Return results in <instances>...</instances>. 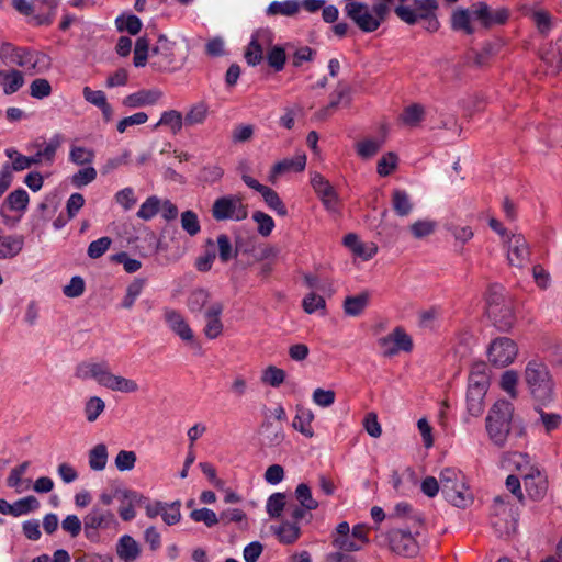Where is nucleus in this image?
<instances>
[{
  "label": "nucleus",
  "instance_id": "obj_1",
  "mask_svg": "<svg viewBox=\"0 0 562 562\" xmlns=\"http://www.w3.org/2000/svg\"><path fill=\"white\" fill-rule=\"evenodd\" d=\"M390 12L394 11L396 16L408 25L424 23L428 32H436L440 23L437 18V0H386Z\"/></svg>",
  "mask_w": 562,
  "mask_h": 562
},
{
  "label": "nucleus",
  "instance_id": "obj_2",
  "mask_svg": "<svg viewBox=\"0 0 562 562\" xmlns=\"http://www.w3.org/2000/svg\"><path fill=\"white\" fill-rule=\"evenodd\" d=\"M345 13L362 32H374L390 13L386 0H376L372 8L357 0H345Z\"/></svg>",
  "mask_w": 562,
  "mask_h": 562
},
{
  "label": "nucleus",
  "instance_id": "obj_3",
  "mask_svg": "<svg viewBox=\"0 0 562 562\" xmlns=\"http://www.w3.org/2000/svg\"><path fill=\"white\" fill-rule=\"evenodd\" d=\"M514 420V406L506 400L496 401L485 418L487 436L493 445L504 448L508 441Z\"/></svg>",
  "mask_w": 562,
  "mask_h": 562
},
{
  "label": "nucleus",
  "instance_id": "obj_4",
  "mask_svg": "<svg viewBox=\"0 0 562 562\" xmlns=\"http://www.w3.org/2000/svg\"><path fill=\"white\" fill-rule=\"evenodd\" d=\"M439 481L443 497L453 506L465 508L473 503V494L460 470L454 468L442 469L439 474Z\"/></svg>",
  "mask_w": 562,
  "mask_h": 562
},
{
  "label": "nucleus",
  "instance_id": "obj_5",
  "mask_svg": "<svg viewBox=\"0 0 562 562\" xmlns=\"http://www.w3.org/2000/svg\"><path fill=\"white\" fill-rule=\"evenodd\" d=\"M525 381L536 401L546 403L552 398L553 383L543 363L530 361L525 370Z\"/></svg>",
  "mask_w": 562,
  "mask_h": 562
},
{
  "label": "nucleus",
  "instance_id": "obj_6",
  "mask_svg": "<svg viewBox=\"0 0 562 562\" xmlns=\"http://www.w3.org/2000/svg\"><path fill=\"white\" fill-rule=\"evenodd\" d=\"M212 216L216 221H243L248 216L247 205L239 195H224L216 199L212 206Z\"/></svg>",
  "mask_w": 562,
  "mask_h": 562
},
{
  "label": "nucleus",
  "instance_id": "obj_7",
  "mask_svg": "<svg viewBox=\"0 0 562 562\" xmlns=\"http://www.w3.org/2000/svg\"><path fill=\"white\" fill-rule=\"evenodd\" d=\"M473 20L481 26L490 29L504 24L509 18V11L506 8H491L486 2L479 1L472 4Z\"/></svg>",
  "mask_w": 562,
  "mask_h": 562
},
{
  "label": "nucleus",
  "instance_id": "obj_8",
  "mask_svg": "<svg viewBox=\"0 0 562 562\" xmlns=\"http://www.w3.org/2000/svg\"><path fill=\"white\" fill-rule=\"evenodd\" d=\"M518 352L517 345L507 337H498L494 339L488 348V360L497 367H506L510 364Z\"/></svg>",
  "mask_w": 562,
  "mask_h": 562
},
{
  "label": "nucleus",
  "instance_id": "obj_9",
  "mask_svg": "<svg viewBox=\"0 0 562 562\" xmlns=\"http://www.w3.org/2000/svg\"><path fill=\"white\" fill-rule=\"evenodd\" d=\"M378 345L385 357H392L400 351H411L413 348L411 337L402 327H396L389 335L381 337Z\"/></svg>",
  "mask_w": 562,
  "mask_h": 562
},
{
  "label": "nucleus",
  "instance_id": "obj_10",
  "mask_svg": "<svg viewBox=\"0 0 562 562\" xmlns=\"http://www.w3.org/2000/svg\"><path fill=\"white\" fill-rule=\"evenodd\" d=\"M414 530L393 529L387 533L389 547L396 554L414 557L418 552V543L414 538Z\"/></svg>",
  "mask_w": 562,
  "mask_h": 562
},
{
  "label": "nucleus",
  "instance_id": "obj_11",
  "mask_svg": "<svg viewBox=\"0 0 562 562\" xmlns=\"http://www.w3.org/2000/svg\"><path fill=\"white\" fill-rule=\"evenodd\" d=\"M272 44V33L269 30L257 31L245 52V59L250 66L258 65L263 58L266 47Z\"/></svg>",
  "mask_w": 562,
  "mask_h": 562
},
{
  "label": "nucleus",
  "instance_id": "obj_12",
  "mask_svg": "<svg viewBox=\"0 0 562 562\" xmlns=\"http://www.w3.org/2000/svg\"><path fill=\"white\" fill-rule=\"evenodd\" d=\"M224 311V304L220 301L211 303L204 311V328L203 333L209 339H216L220 337L224 329V324L221 319Z\"/></svg>",
  "mask_w": 562,
  "mask_h": 562
},
{
  "label": "nucleus",
  "instance_id": "obj_13",
  "mask_svg": "<svg viewBox=\"0 0 562 562\" xmlns=\"http://www.w3.org/2000/svg\"><path fill=\"white\" fill-rule=\"evenodd\" d=\"M243 181L245 184L257 192H259L267 205L276 211L279 215L285 216L288 214L286 207L282 200L279 198L278 193L271 188L259 183L255 178L249 175L243 173Z\"/></svg>",
  "mask_w": 562,
  "mask_h": 562
},
{
  "label": "nucleus",
  "instance_id": "obj_14",
  "mask_svg": "<svg viewBox=\"0 0 562 562\" xmlns=\"http://www.w3.org/2000/svg\"><path fill=\"white\" fill-rule=\"evenodd\" d=\"M530 257L529 245L522 235H512L507 240V259L510 266L522 268Z\"/></svg>",
  "mask_w": 562,
  "mask_h": 562
},
{
  "label": "nucleus",
  "instance_id": "obj_15",
  "mask_svg": "<svg viewBox=\"0 0 562 562\" xmlns=\"http://www.w3.org/2000/svg\"><path fill=\"white\" fill-rule=\"evenodd\" d=\"M110 369L105 361L92 362L85 361L79 363L75 370V376L80 380H95L100 385L105 387V382L110 375Z\"/></svg>",
  "mask_w": 562,
  "mask_h": 562
},
{
  "label": "nucleus",
  "instance_id": "obj_16",
  "mask_svg": "<svg viewBox=\"0 0 562 562\" xmlns=\"http://www.w3.org/2000/svg\"><path fill=\"white\" fill-rule=\"evenodd\" d=\"M85 530L116 528L119 522L115 515L108 509L93 507L83 518Z\"/></svg>",
  "mask_w": 562,
  "mask_h": 562
},
{
  "label": "nucleus",
  "instance_id": "obj_17",
  "mask_svg": "<svg viewBox=\"0 0 562 562\" xmlns=\"http://www.w3.org/2000/svg\"><path fill=\"white\" fill-rule=\"evenodd\" d=\"M164 319L170 330L183 341H192L194 335L184 316L177 310L164 308Z\"/></svg>",
  "mask_w": 562,
  "mask_h": 562
},
{
  "label": "nucleus",
  "instance_id": "obj_18",
  "mask_svg": "<svg viewBox=\"0 0 562 562\" xmlns=\"http://www.w3.org/2000/svg\"><path fill=\"white\" fill-rule=\"evenodd\" d=\"M311 184L324 206L329 211H335L338 205V196L329 181L322 175L314 173L311 178Z\"/></svg>",
  "mask_w": 562,
  "mask_h": 562
},
{
  "label": "nucleus",
  "instance_id": "obj_19",
  "mask_svg": "<svg viewBox=\"0 0 562 562\" xmlns=\"http://www.w3.org/2000/svg\"><path fill=\"white\" fill-rule=\"evenodd\" d=\"M306 166V155L304 153H297L294 157L285 158L274 164L270 171L269 180L274 182L276 179L286 172H301Z\"/></svg>",
  "mask_w": 562,
  "mask_h": 562
},
{
  "label": "nucleus",
  "instance_id": "obj_20",
  "mask_svg": "<svg viewBox=\"0 0 562 562\" xmlns=\"http://www.w3.org/2000/svg\"><path fill=\"white\" fill-rule=\"evenodd\" d=\"M527 494L535 501H541L548 491V480L539 469L535 473L526 474L522 479Z\"/></svg>",
  "mask_w": 562,
  "mask_h": 562
},
{
  "label": "nucleus",
  "instance_id": "obj_21",
  "mask_svg": "<svg viewBox=\"0 0 562 562\" xmlns=\"http://www.w3.org/2000/svg\"><path fill=\"white\" fill-rule=\"evenodd\" d=\"M164 93L159 89L138 90L123 99V104L128 108H142L156 104Z\"/></svg>",
  "mask_w": 562,
  "mask_h": 562
},
{
  "label": "nucleus",
  "instance_id": "obj_22",
  "mask_svg": "<svg viewBox=\"0 0 562 562\" xmlns=\"http://www.w3.org/2000/svg\"><path fill=\"white\" fill-rule=\"evenodd\" d=\"M487 316L499 330L505 331L510 329L515 322L512 302L508 301L505 304H501L498 307H493L492 311L487 313Z\"/></svg>",
  "mask_w": 562,
  "mask_h": 562
},
{
  "label": "nucleus",
  "instance_id": "obj_23",
  "mask_svg": "<svg viewBox=\"0 0 562 562\" xmlns=\"http://www.w3.org/2000/svg\"><path fill=\"white\" fill-rule=\"evenodd\" d=\"M261 442L267 447H279L285 438L283 427L266 418L260 428Z\"/></svg>",
  "mask_w": 562,
  "mask_h": 562
},
{
  "label": "nucleus",
  "instance_id": "obj_24",
  "mask_svg": "<svg viewBox=\"0 0 562 562\" xmlns=\"http://www.w3.org/2000/svg\"><path fill=\"white\" fill-rule=\"evenodd\" d=\"M24 247L22 235H3L0 232V259H12L16 257Z\"/></svg>",
  "mask_w": 562,
  "mask_h": 562
},
{
  "label": "nucleus",
  "instance_id": "obj_25",
  "mask_svg": "<svg viewBox=\"0 0 562 562\" xmlns=\"http://www.w3.org/2000/svg\"><path fill=\"white\" fill-rule=\"evenodd\" d=\"M63 142L64 137L61 134H54L48 143H46L44 147L35 151L33 155L34 160H36V165L45 164L50 166L54 162L56 151L61 146Z\"/></svg>",
  "mask_w": 562,
  "mask_h": 562
},
{
  "label": "nucleus",
  "instance_id": "obj_26",
  "mask_svg": "<svg viewBox=\"0 0 562 562\" xmlns=\"http://www.w3.org/2000/svg\"><path fill=\"white\" fill-rule=\"evenodd\" d=\"M407 518L411 521L409 528L414 530L415 535H419V528L423 525V517L419 513L415 512L413 507L406 503L401 502L395 505L394 512L390 515V519Z\"/></svg>",
  "mask_w": 562,
  "mask_h": 562
},
{
  "label": "nucleus",
  "instance_id": "obj_27",
  "mask_svg": "<svg viewBox=\"0 0 562 562\" xmlns=\"http://www.w3.org/2000/svg\"><path fill=\"white\" fill-rule=\"evenodd\" d=\"M121 493L123 499L126 501V504H122L119 509V514L124 521H130L136 515L134 506L146 503L147 498L143 494H139L135 491L124 490Z\"/></svg>",
  "mask_w": 562,
  "mask_h": 562
},
{
  "label": "nucleus",
  "instance_id": "obj_28",
  "mask_svg": "<svg viewBox=\"0 0 562 562\" xmlns=\"http://www.w3.org/2000/svg\"><path fill=\"white\" fill-rule=\"evenodd\" d=\"M344 244L348 247L356 256L369 260L378 251V247L374 244H363L359 240L356 234H348L344 238Z\"/></svg>",
  "mask_w": 562,
  "mask_h": 562
},
{
  "label": "nucleus",
  "instance_id": "obj_29",
  "mask_svg": "<svg viewBox=\"0 0 562 562\" xmlns=\"http://www.w3.org/2000/svg\"><path fill=\"white\" fill-rule=\"evenodd\" d=\"M24 85V77L20 70L9 69L0 70V86L2 87L3 93L11 95L15 93Z\"/></svg>",
  "mask_w": 562,
  "mask_h": 562
},
{
  "label": "nucleus",
  "instance_id": "obj_30",
  "mask_svg": "<svg viewBox=\"0 0 562 562\" xmlns=\"http://www.w3.org/2000/svg\"><path fill=\"white\" fill-rule=\"evenodd\" d=\"M211 294L203 288L194 289L187 299V307L192 314L204 313L207 306L213 303Z\"/></svg>",
  "mask_w": 562,
  "mask_h": 562
},
{
  "label": "nucleus",
  "instance_id": "obj_31",
  "mask_svg": "<svg viewBox=\"0 0 562 562\" xmlns=\"http://www.w3.org/2000/svg\"><path fill=\"white\" fill-rule=\"evenodd\" d=\"M10 55L12 57L11 63L19 67H27L30 69H35L37 64L41 61V58L44 57V55H41L40 53L18 47L10 49Z\"/></svg>",
  "mask_w": 562,
  "mask_h": 562
},
{
  "label": "nucleus",
  "instance_id": "obj_32",
  "mask_svg": "<svg viewBox=\"0 0 562 562\" xmlns=\"http://www.w3.org/2000/svg\"><path fill=\"white\" fill-rule=\"evenodd\" d=\"M490 386V376L487 366L483 362L473 364L469 375V390L487 392Z\"/></svg>",
  "mask_w": 562,
  "mask_h": 562
},
{
  "label": "nucleus",
  "instance_id": "obj_33",
  "mask_svg": "<svg viewBox=\"0 0 562 562\" xmlns=\"http://www.w3.org/2000/svg\"><path fill=\"white\" fill-rule=\"evenodd\" d=\"M116 553L123 561L133 562L139 557V544L131 536L124 535L116 544Z\"/></svg>",
  "mask_w": 562,
  "mask_h": 562
},
{
  "label": "nucleus",
  "instance_id": "obj_34",
  "mask_svg": "<svg viewBox=\"0 0 562 562\" xmlns=\"http://www.w3.org/2000/svg\"><path fill=\"white\" fill-rule=\"evenodd\" d=\"M301 4L299 0L272 1L266 9L269 16H294L299 13Z\"/></svg>",
  "mask_w": 562,
  "mask_h": 562
},
{
  "label": "nucleus",
  "instance_id": "obj_35",
  "mask_svg": "<svg viewBox=\"0 0 562 562\" xmlns=\"http://www.w3.org/2000/svg\"><path fill=\"white\" fill-rule=\"evenodd\" d=\"M392 207L398 216L405 217L412 213L414 204L406 191L395 189L392 192Z\"/></svg>",
  "mask_w": 562,
  "mask_h": 562
},
{
  "label": "nucleus",
  "instance_id": "obj_36",
  "mask_svg": "<svg viewBox=\"0 0 562 562\" xmlns=\"http://www.w3.org/2000/svg\"><path fill=\"white\" fill-rule=\"evenodd\" d=\"M105 387L111 391L122 393H135L139 389L136 381L121 375H115L112 372H110L108 381L105 382Z\"/></svg>",
  "mask_w": 562,
  "mask_h": 562
},
{
  "label": "nucleus",
  "instance_id": "obj_37",
  "mask_svg": "<svg viewBox=\"0 0 562 562\" xmlns=\"http://www.w3.org/2000/svg\"><path fill=\"white\" fill-rule=\"evenodd\" d=\"M29 204V194L24 189H16L12 191L4 201L0 211L2 217H5L3 209L7 206L11 211L23 212Z\"/></svg>",
  "mask_w": 562,
  "mask_h": 562
},
{
  "label": "nucleus",
  "instance_id": "obj_38",
  "mask_svg": "<svg viewBox=\"0 0 562 562\" xmlns=\"http://www.w3.org/2000/svg\"><path fill=\"white\" fill-rule=\"evenodd\" d=\"M472 20V7L470 9H458L451 16V26L456 31H463L465 34H472L474 32V27L471 24Z\"/></svg>",
  "mask_w": 562,
  "mask_h": 562
},
{
  "label": "nucleus",
  "instance_id": "obj_39",
  "mask_svg": "<svg viewBox=\"0 0 562 562\" xmlns=\"http://www.w3.org/2000/svg\"><path fill=\"white\" fill-rule=\"evenodd\" d=\"M313 418L314 415L310 409L297 408L296 415L292 422V427L305 437L312 438L314 435L311 426Z\"/></svg>",
  "mask_w": 562,
  "mask_h": 562
},
{
  "label": "nucleus",
  "instance_id": "obj_40",
  "mask_svg": "<svg viewBox=\"0 0 562 562\" xmlns=\"http://www.w3.org/2000/svg\"><path fill=\"white\" fill-rule=\"evenodd\" d=\"M108 448L104 443H98L89 450L88 460L89 467L93 471H102L108 463Z\"/></svg>",
  "mask_w": 562,
  "mask_h": 562
},
{
  "label": "nucleus",
  "instance_id": "obj_41",
  "mask_svg": "<svg viewBox=\"0 0 562 562\" xmlns=\"http://www.w3.org/2000/svg\"><path fill=\"white\" fill-rule=\"evenodd\" d=\"M115 26L119 32H127L137 35L143 26L140 19L134 14H121L115 19Z\"/></svg>",
  "mask_w": 562,
  "mask_h": 562
},
{
  "label": "nucleus",
  "instance_id": "obj_42",
  "mask_svg": "<svg viewBox=\"0 0 562 562\" xmlns=\"http://www.w3.org/2000/svg\"><path fill=\"white\" fill-rule=\"evenodd\" d=\"M369 302L368 293H360L355 296H347L344 302V311L348 316H359Z\"/></svg>",
  "mask_w": 562,
  "mask_h": 562
},
{
  "label": "nucleus",
  "instance_id": "obj_43",
  "mask_svg": "<svg viewBox=\"0 0 562 562\" xmlns=\"http://www.w3.org/2000/svg\"><path fill=\"white\" fill-rule=\"evenodd\" d=\"M424 117H425V108L418 103H414V104L406 106L400 116L403 124H405L409 127H415V126L419 125V123L424 120Z\"/></svg>",
  "mask_w": 562,
  "mask_h": 562
},
{
  "label": "nucleus",
  "instance_id": "obj_44",
  "mask_svg": "<svg viewBox=\"0 0 562 562\" xmlns=\"http://www.w3.org/2000/svg\"><path fill=\"white\" fill-rule=\"evenodd\" d=\"M509 463L518 471L520 476L525 479L526 474L535 473L537 467L531 464L528 454L520 452H513L508 456Z\"/></svg>",
  "mask_w": 562,
  "mask_h": 562
},
{
  "label": "nucleus",
  "instance_id": "obj_45",
  "mask_svg": "<svg viewBox=\"0 0 562 562\" xmlns=\"http://www.w3.org/2000/svg\"><path fill=\"white\" fill-rule=\"evenodd\" d=\"M486 392L477 390H469L467 392V409L472 416H480L484 411V398Z\"/></svg>",
  "mask_w": 562,
  "mask_h": 562
},
{
  "label": "nucleus",
  "instance_id": "obj_46",
  "mask_svg": "<svg viewBox=\"0 0 562 562\" xmlns=\"http://www.w3.org/2000/svg\"><path fill=\"white\" fill-rule=\"evenodd\" d=\"M351 103V87L339 82L330 94L329 108L337 110L339 105L348 106Z\"/></svg>",
  "mask_w": 562,
  "mask_h": 562
},
{
  "label": "nucleus",
  "instance_id": "obj_47",
  "mask_svg": "<svg viewBox=\"0 0 562 562\" xmlns=\"http://www.w3.org/2000/svg\"><path fill=\"white\" fill-rule=\"evenodd\" d=\"M5 155L12 160V164L10 165L11 172L23 171L33 165H36V160H34L33 156H24L20 154L15 148L5 149Z\"/></svg>",
  "mask_w": 562,
  "mask_h": 562
},
{
  "label": "nucleus",
  "instance_id": "obj_48",
  "mask_svg": "<svg viewBox=\"0 0 562 562\" xmlns=\"http://www.w3.org/2000/svg\"><path fill=\"white\" fill-rule=\"evenodd\" d=\"M207 113H209L207 104L203 101H200V102L193 104L189 109V111L187 112V114L183 119L184 124L190 125V126L202 124L206 120Z\"/></svg>",
  "mask_w": 562,
  "mask_h": 562
},
{
  "label": "nucleus",
  "instance_id": "obj_49",
  "mask_svg": "<svg viewBox=\"0 0 562 562\" xmlns=\"http://www.w3.org/2000/svg\"><path fill=\"white\" fill-rule=\"evenodd\" d=\"M274 533L277 535L280 542L290 544L299 539L301 530L296 524L283 522L274 529Z\"/></svg>",
  "mask_w": 562,
  "mask_h": 562
},
{
  "label": "nucleus",
  "instance_id": "obj_50",
  "mask_svg": "<svg viewBox=\"0 0 562 562\" xmlns=\"http://www.w3.org/2000/svg\"><path fill=\"white\" fill-rule=\"evenodd\" d=\"M157 42L161 53V60L154 63V65H158L159 68H166L173 61L175 43L171 42L165 34H160Z\"/></svg>",
  "mask_w": 562,
  "mask_h": 562
},
{
  "label": "nucleus",
  "instance_id": "obj_51",
  "mask_svg": "<svg viewBox=\"0 0 562 562\" xmlns=\"http://www.w3.org/2000/svg\"><path fill=\"white\" fill-rule=\"evenodd\" d=\"M183 123V116L179 111L169 110L161 114L156 126L166 125L170 128L172 134H178L181 131Z\"/></svg>",
  "mask_w": 562,
  "mask_h": 562
},
{
  "label": "nucleus",
  "instance_id": "obj_52",
  "mask_svg": "<svg viewBox=\"0 0 562 562\" xmlns=\"http://www.w3.org/2000/svg\"><path fill=\"white\" fill-rule=\"evenodd\" d=\"M94 151L83 146H71L69 160L78 166L90 165L94 160Z\"/></svg>",
  "mask_w": 562,
  "mask_h": 562
},
{
  "label": "nucleus",
  "instance_id": "obj_53",
  "mask_svg": "<svg viewBox=\"0 0 562 562\" xmlns=\"http://www.w3.org/2000/svg\"><path fill=\"white\" fill-rule=\"evenodd\" d=\"M295 497L300 505L307 510H314L318 507V502L313 497L310 486L301 483L295 488Z\"/></svg>",
  "mask_w": 562,
  "mask_h": 562
},
{
  "label": "nucleus",
  "instance_id": "obj_54",
  "mask_svg": "<svg viewBox=\"0 0 562 562\" xmlns=\"http://www.w3.org/2000/svg\"><path fill=\"white\" fill-rule=\"evenodd\" d=\"M149 54V40L146 36H140L136 40L134 48L133 64L135 67H144L147 64Z\"/></svg>",
  "mask_w": 562,
  "mask_h": 562
},
{
  "label": "nucleus",
  "instance_id": "obj_55",
  "mask_svg": "<svg viewBox=\"0 0 562 562\" xmlns=\"http://www.w3.org/2000/svg\"><path fill=\"white\" fill-rule=\"evenodd\" d=\"M40 507V502L34 496H26L12 504V516L19 517L34 512Z\"/></svg>",
  "mask_w": 562,
  "mask_h": 562
},
{
  "label": "nucleus",
  "instance_id": "obj_56",
  "mask_svg": "<svg viewBox=\"0 0 562 562\" xmlns=\"http://www.w3.org/2000/svg\"><path fill=\"white\" fill-rule=\"evenodd\" d=\"M144 285L145 280L143 279H135L132 283H130L126 289V294L122 300L121 306L123 308L130 310L142 293Z\"/></svg>",
  "mask_w": 562,
  "mask_h": 562
},
{
  "label": "nucleus",
  "instance_id": "obj_57",
  "mask_svg": "<svg viewBox=\"0 0 562 562\" xmlns=\"http://www.w3.org/2000/svg\"><path fill=\"white\" fill-rule=\"evenodd\" d=\"M104 401L99 396H91L85 404V415L89 423H93L103 413Z\"/></svg>",
  "mask_w": 562,
  "mask_h": 562
},
{
  "label": "nucleus",
  "instance_id": "obj_58",
  "mask_svg": "<svg viewBox=\"0 0 562 562\" xmlns=\"http://www.w3.org/2000/svg\"><path fill=\"white\" fill-rule=\"evenodd\" d=\"M285 380V371L274 366L267 367L261 375V381L272 387L280 386Z\"/></svg>",
  "mask_w": 562,
  "mask_h": 562
},
{
  "label": "nucleus",
  "instance_id": "obj_59",
  "mask_svg": "<svg viewBox=\"0 0 562 562\" xmlns=\"http://www.w3.org/2000/svg\"><path fill=\"white\" fill-rule=\"evenodd\" d=\"M137 457L132 450H120L114 459L115 468L121 471H131L134 469Z\"/></svg>",
  "mask_w": 562,
  "mask_h": 562
},
{
  "label": "nucleus",
  "instance_id": "obj_60",
  "mask_svg": "<svg viewBox=\"0 0 562 562\" xmlns=\"http://www.w3.org/2000/svg\"><path fill=\"white\" fill-rule=\"evenodd\" d=\"M517 384H518V374L514 370L505 371L499 381L501 389L506 392L512 398L517 397Z\"/></svg>",
  "mask_w": 562,
  "mask_h": 562
},
{
  "label": "nucleus",
  "instance_id": "obj_61",
  "mask_svg": "<svg viewBox=\"0 0 562 562\" xmlns=\"http://www.w3.org/2000/svg\"><path fill=\"white\" fill-rule=\"evenodd\" d=\"M160 209V200L156 195H151L140 205L137 216L144 221L151 220Z\"/></svg>",
  "mask_w": 562,
  "mask_h": 562
},
{
  "label": "nucleus",
  "instance_id": "obj_62",
  "mask_svg": "<svg viewBox=\"0 0 562 562\" xmlns=\"http://www.w3.org/2000/svg\"><path fill=\"white\" fill-rule=\"evenodd\" d=\"M510 301L505 296L504 290L499 285H492L488 289L486 296V313L491 312L493 307H498L501 304H505Z\"/></svg>",
  "mask_w": 562,
  "mask_h": 562
},
{
  "label": "nucleus",
  "instance_id": "obj_63",
  "mask_svg": "<svg viewBox=\"0 0 562 562\" xmlns=\"http://www.w3.org/2000/svg\"><path fill=\"white\" fill-rule=\"evenodd\" d=\"M437 227L435 221L431 220H419L411 225V232L415 238H424L431 235Z\"/></svg>",
  "mask_w": 562,
  "mask_h": 562
},
{
  "label": "nucleus",
  "instance_id": "obj_64",
  "mask_svg": "<svg viewBox=\"0 0 562 562\" xmlns=\"http://www.w3.org/2000/svg\"><path fill=\"white\" fill-rule=\"evenodd\" d=\"M252 220L258 224L257 229L261 236L267 237L272 233L274 228V221L270 215L261 211H256L252 214Z\"/></svg>",
  "mask_w": 562,
  "mask_h": 562
}]
</instances>
